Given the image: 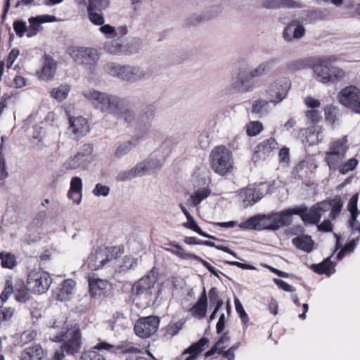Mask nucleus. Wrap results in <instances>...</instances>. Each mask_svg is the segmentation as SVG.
Returning <instances> with one entry per match:
<instances>
[{
    "label": "nucleus",
    "instance_id": "nucleus-1",
    "mask_svg": "<svg viewBox=\"0 0 360 360\" xmlns=\"http://www.w3.org/2000/svg\"><path fill=\"white\" fill-rule=\"evenodd\" d=\"M84 96L94 105L95 108L101 112H109L123 119L126 122L130 123L134 120V115L124 104V101L114 96L90 90L84 93Z\"/></svg>",
    "mask_w": 360,
    "mask_h": 360
},
{
    "label": "nucleus",
    "instance_id": "nucleus-2",
    "mask_svg": "<svg viewBox=\"0 0 360 360\" xmlns=\"http://www.w3.org/2000/svg\"><path fill=\"white\" fill-rule=\"evenodd\" d=\"M338 58L335 56H323L316 57L312 70L316 79L323 84H335L342 80L345 76V71L339 67L332 65Z\"/></svg>",
    "mask_w": 360,
    "mask_h": 360
},
{
    "label": "nucleus",
    "instance_id": "nucleus-3",
    "mask_svg": "<svg viewBox=\"0 0 360 360\" xmlns=\"http://www.w3.org/2000/svg\"><path fill=\"white\" fill-rule=\"evenodd\" d=\"M210 161L212 170L221 176L230 173L233 167L232 153L225 146L214 147L210 153Z\"/></svg>",
    "mask_w": 360,
    "mask_h": 360
},
{
    "label": "nucleus",
    "instance_id": "nucleus-4",
    "mask_svg": "<svg viewBox=\"0 0 360 360\" xmlns=\"http://www.w3.org/2000/svg\"><path fill=\"white\" fill-rule=\"evenodd\" d=\"M52 283L49 274L41 270L31 271L27 278V285L30 292L34 294L46 292Z\"/></svg>",
    "mask_w": 360,
    "mask_h": 360
},
{
    "label": "nucleus",
    "instance_id": "nucleus-5",
    "mask_svg": "<svg viewBox=\"0 0 360 360\" xmlns=\"http://www.w3.org/2000/svg\"><path fill=\"white\" fill-rule=\"evenodd\" d=\"M347 149L345 143L340 140L330 144L328 150L325 154L324 160L330 171L335 172L338 169L346 156Z\"/></svg>",
    "mask_w": 360,
    "mask_h": 360
},
{
    "label": "nucleus",
    "instance_id": "nucleus-6",
    "mask_svg": "<svg viewBox=\"0 0 360 360\" xmlns=\"http://www.w3.org/2000/svg\"><path fill=\"white\" fill-rule=\"evenodd\" d=\"M269 69L268 63L260 64L251 72L241 70L238 75L237 81L233 83V89L238 91H247L253 86V79L262 75Z\"/></svg>",
    "mask_w": 360,
    "mask_h": 360
},
{
    "label": "nucleus",
    "instance_id": "nucleus-7",
    "mask_svg": "<svg viewBox=\"0 0 360 360\" xmlns=\"http://www.w3.org/2000/svg\"><path fill=\"white\" fill-rule=\"evenodd\" d=\"M160 321V318L156 316L141 317L135 323L134 333L142 339L148 338L157 332Z\"/></svg>",
    "mask_w": 360,
    "mask_h": 360
},
{
    "label": "nucleus",
    "instance_id": "nucleus-8",
    "mask_svg": "<svg viewBox=\"0 0 360 360\" xmlns=\"http://www.w3.org/2000/svg\"><path fill=\"white\" fill-rule=\"evenodd\" d=\"M341 104L360 114V89L355 86H349L342 89L338 94Z\"/></svg>",
    "mask_w": 360,
    "mask_h": 360
},
{
    "label": "nucleus",
    "instance_id": "nucleus-9",
    "mask_svg": "<svg viewBox=\"0 0 360 360\" xmlns=\"http://www.w3.org/2000/svg\"><path fill=\"white\" fill-rule=\"evenodd\" d=\"M291 86V82L288 77H281L272 83L267 90L269 101L279 103L288 95Z\"/></svg>",
    "mask_w": 360,
    "mask_h": 360
},
{
    "label": "nucleus",
    "instance_id": "nucleus-10",
    "mask_svg": "<svg viewBox=\"0 0 360 360\" xmlns=\"http://www.w3.org/2000/svg\"><path fill=\"white\" fill-rule=\"evenodd\" d=\"M108 69L110 75L117 76L126 81H135L144 76L143 70L139 67L120 66L110 64L108 65Z\"/></svg>",
    "mask_w": 360,
    "mask_h": 360
},
{
    "label": "nucleus",
    "instance_id": "nucleus-11",
    "mask_svg": "<svg viewBox=\"0 0 360 360\" xmlns=\"http://www.w3.org/2000/svg\"><path fill=\"white\" fill-rule=\"evenodd\" d=\"M169 245L173 248H166L167 252H171L172 254L179 257L181 259H193L198 262H200L203 266H205L212 274L217 277H219V273H221L218 269H217L214 266H212L208 262L203 259L200 257L193 254V253H188L185 251V250L179 244H176L175 243H170Z\"/></svg>",
    "mask_w": 360,
    "mask_h": 360
},
{
    "label": "nucleus",
    "instance_id": "nucleus-12",
    "mask_svg": "<svg viewBox=\"0 0 360 360\" xmlns=\"http://www.w3.org/2000/svg\"><path fill=\"white\" fill-rule=\"evenodd\" d=\"M70 54L77 63L84 65H94L98 60L97 51L91 48H73Z\"/></svg>",
    "mask_w": 360,
    "mask_h": 360
},
{
    "label": "nucleus",
    "instance_id": "nucleus-13",
    "mask_svg": "<svg viewBox=\"0 0 360 360\" xmlns=\"http://www.w3.org/2000/svg\"><path fill=\"white\" fill-rule=\"evenodd\" d=\"M278 144L276 140L270 137L259 143L255 148L252 159L255 162L265 160L271 153L278 148Z\"/></svg>",
    "mask_w": 360,
    "mask_h": 360
},
{
    "label": "nucleus",
    "instance_id": "nucleus-14",
    "mask_svg": "<svg viewBox=\"0 0 360 360\" xmlns=\"http://www.w3.org/2000/svg\"><path fill=\"white\" fill-rule=\"evenodd\" d=\"M108 248H98L94 253L90 255L87 259L86 265L92 271H96L105 266L109 261Z\"/></svg>",
    "mask_w": 360,
    "mask_h": 360
},
{
    "label": "nucleus",
    "instance_id": "nucleus-15",
    "mask_svg": "<svg viewBox=\"0 0 360 360\" xmlns=\"http://www.w3.org/2000/svg\"><path fill=\"white\" fill-rule=\"evenodd\" d=\"M57 62L50 55L45 54L42 58V65L40 71L37 72L39 79L44 81L51 80L57 70Z\"/></svg>",
    "mask_w": 360,
    "mask_h": 360
},
{
    "label": "nucleus",
    "instance_id": "nucleus-16",
    "mask_svg": "<svg viewBox=\"0 0 360 360\" xmlns=\"http://www.w3.org/2000/svg\"><path fill=\"white\" fill-rule=\"evenodd\" d=\"M261 217L262 229L276 231L282 226H288L282 211L267 216L263 215Z\"/></svg>",
    "mask_w": 360,
    "mask_h": 360
},
{
    "label": "nucleus",
    "instance_id": "nucleus-17",
    "mask_svg": "<svg viewBox=\"0 0 360 360\" xmlns=\"http://www.w3.org/2000/svg\"><path fill=\"white\" fill-rule=\"evenodd\" d=\"M100 348L105 349L107 352L112 354H117L120 352L122 354H137L141 352V349L132 342L126 341L122 342L121 344L115 345L108 343H102Z\"/></svg>",
    "mask_w": 360,
    "mask_h": 360
},
{
    "label": "nucleus",
    "instance_id": "nucleus-18",
    "mask_svg": "<svg viewBox=\"0 0 360 360\" xmlns=\"http://www.w3.org/2000/svg\"><path fill=\"white\" fill-rule=\"evenodd\" d=\"M157 281V277L153 269L148 275L139 279L132 288V292L135 295H141L153 288Z\"/></svg>",
    "mask_w": 360,
    "mask_h": 360
},
{
    "label": "nucleus",
    "instance_id": "nucleus-19",
    "mask_svg": "<svg viewBox=\"0 0 360 360\" xmlns=\"http://www.w3.org/2000/svg\"><path fill=\"white\" fill-rule=\"evenodd\" d=\"M55 17L49 15H37L35 17H30L28 19L30 25L28 27V32L27 37L31 38L36 36L39 32L43 30L41 23L53 22Z\"/></svg>",
    "mask_w": 360,
    "mask_h": 360
},
{
    "label": "nucleus",
    "instance_id": "nucleus-20",
    "mask_svg": "<svg viewBox=\"0 0 360 360\" xmlns=\"http://www.w3.org/2000/svg\"><path fill=\"white\" fill-rule=\"evenodd\" d=\"M46 351L39 344H34L21 351L19 360H42Z\"/></svg>",
    "mask_w": 360,
    "mask_h": 360
},
{
    "label": "nucleus",
    "instance_id": "nucleus-21",
    "mask_svg": "<svg viewBox=\"0 0 360 360\" xmlns=\"http://www.w3.org/2000/svg\"><path fill=\"white\" fill-rule=\"evenodd\" d=\"M189 311L193 316L198 319H202L206 316L207 311V296L205 288H203L197 302Z\"/></svg>",
    "mask_w": 360,
    "mask_h": 360
},
{
    "label": "nucleus",
    "instance_id": "nucleus-22",
    "mask_svg": "<svg viewBox=\"0 0 360 360\" xmlns=\"http://www.w3.org/2000/svg\"><path fill=\"white\" fill-rule=\"evenodd\" d=\"M75 285V282L72 279L64 280L54 291L56 299L59 301L69 300Z\"/></svg>",
    "mask_w": 360,
    "mask_h": 360
},
{
    "label": "nucleus",
    "instance_id": "nucleus-23",
    "mask_svg": "<svg viewBox=\"0 0 360 360\" xmlns=\"http://www.w3.org/2000/svg\"><path fill=\"white\" fill-rule=\"evenodd\" d=\"M70 128L77 137L86 134L89 131V124L86 119L83 117H69Z\"/></svg>",
    "mask_w": 360,
    "mask_h": 360
},
{
    "label": "nucleus",
    "instance_id": "nucleus-24",
    "mask_svg": "<svg viewBox=\"0 0 360 360\" xmlns=\"http://www.w3.org/2000/svg\"><path fill=\"white\" fill-rule=\"evenodd\" d=\"M102 343H108L106 341L99 340L98 342L91 349L84 351L80 356V360H106L105 349L100 348Z\"/></svg>",
    "mask_w": 360,
    "mask_h": 360
},
{
    "label": "nucleus",
    "instance_id": "nucleus-25",
    "mask_svg": "<svg viewBox=\"0 0 360 360\" xmlns=\"http://www.w3.org/2000/svg\"><path fill=\"white\" fill-rule=\"evenodd\" d=\"M321 211H324V208L321 207L320 203L318 207L313 206L309 210L307 207L301 219L304 224H318L321 218Z\"/></svg>",
    "mask_w": 360,
    "mask_h": 360
},
{
    "label": "nucleus",
    "instance_id": "nucleus-26",
    "mask_svg": "<svg viewBox=\"0 0 360 360\" xmlns=\"http://www.w3.org/2000/svg\"><path fill=\"white\" fill-rule=\"evenodd\" d=\"M109 283L106 280L89 278V292L92 297L105 295Z\"/></svg>",
    "mask_w": 360,
    "mask_h": 360
},
{
    "label": "nucleus",
    "instance_id": "nucleus-27",
    "mask_svg": "<svg viewBox=\"0 0 360 360\" xmlns=\"http://www.w3.org/2000/svg\"><path fill=\"white\" fill-rule=\"evenodd\" d=\"M82 181L80 177L75 176L70 181V187L68 193V197L76 204H79L82 200Z\"/></svg>",
    "mask_w": 360,
    "mask_h": 360
},
{
    "label": "nucleus",
    "instance_id": "nucleus-28",
    "mask_svg": "<svg viewBox=\"0 0 360 360\" xmlns=\"http://www.w3.org/2000/svg\"><path fill=\"white\" fill-rule=\"evenodd\" d=\"M320 205L324 208V211H326L328 207H330L331 209L330 217L332 219H334L340 213L343 203L340 197L336 196L333 199H329L328 200L320 202Z\"/></svg>",
    "mask_w": 360,
    "mask_h": 360
},
{
    "label": "nucleus",
    "instance_id": "nucleus-29",
    "mask_svg": "<svg viewBox=\"0 0 360 360\" xmlns=\"http://www.w3.org/2000/svg\"><path fill=\"white\" fill-rule=\"evenodd\" d=\"M229 341L228 332L224 333L210 350L204 354L205 359H214L216 356H213L215 354H220L222 349H224L225 344Z\"/></svg>",
    "mask_w": 360,
    "mask_h": 360
},
{
    "label": "nucleus",
    "instance_id": "nucleus-30",
    "mask_svg": "<svg viewBox=\"0 0 360 360\" xmlns=\"http://www.w3.org/2000/svg\"><path fill=\"white\" fill-rule=\"evenodd\" d=\"M316 58H305L292 60L287 64V69L291 72H295L307 68H313Z\"/></svg>",
    "mask_w": 360,
    "mask_h": 360
},
{
    "label": "nucleus",
    "instance_id": "nucleus-31",
    "mask_svg": "<svg viewBox=\"0 0 360 360\" xmlns=\"http://www.w3.org/2000/svg\"><path fill=\"white\" fill-rule=\"evenodd\" d=\"M292 244L299 250L310 252L314 248V243L309 235H302L292 240Z\"/></svg>",
    "mask_w": 360,
    "mask_h": 360
},
{
    "label": "nucleus",
    "instance_id": "nucleus-32",
    "mask_svg": "<svg viewBox=\"0 0 360 360\" xmlns=\"http://www.w3.org/2000/svg\"><path fill=\"white\" fill-rule=\"evenodd\" d=\"M30 289L27 285H25L24 281L18 279L15 283V297L18 302L25 303L30 298Z\"/></svg>",
    "mask_w": 360,
    "mask_h": 360
},
{
    "label": "nucleus",
    "instance_id": "nucleus-33",
    "mask_svg": "<svg viewBox=\"0 0 360 360\" xmlns=\"http://www.w3.org/2000/svg\"><path fill=\"white\" fill-rule=\"evenodd\" d=\"M293 25H295L293 22L290 23L283 30V37L286 41H290L293 39H300L305 34V29L302 25H297L292 32V26Z\"/></svg>",
    "mask_w": 360,
    "mask_h": 360
},
{
    "label": "nucleus",
    "instance_id": "nucleus-34",
    "mask_svg": "<svg viewBox=\"0 0 360 360\" xmlns=\"http://www.w3.org/2000/svg\"><path fill=\"white\" fill-rule=\"evenodd\" d=\"M240 195L245 207L251 206L262 198L259 191L255 188H247L240 193Z\"/></svg>",
    "mask_w": 360,
    "mask_h": 360
},
{
    "label": "nucleus",
    "instance_id": "nucleus-35",
    "mask_svg": "<svg viewBox=\"0 0 360 360\" xmlns=\"http://www.w3.org/2000/svg\"><path fill=\"white\" fill-rule=\"evenodd\" d=\"M262 6L265 8H277L281 7H299V4L292 0H262Z\"/></svg>",
    "mask_w": 360,
    "mask_h": 360
},
{
    "label": "nucleus",
    "instance_id": "nucleus-36",
    "mask_svg": "<svg viewBox=\"0 0 360 360\" xmlns=\"http://www.w3.org/2000/svg\"><path fill=\"white\" fill-rule=\"evenodd\" d=\"M209 343L208 338L203 337L198 341L193 342L190 345L184 352V354H193L196 356H198L202 351H204L206 346Z\"/></svg>",
    "mask_w": 360,
    "mask_h": 360
},
{
    "label": "nucleus",
    "instance_id": "nucleus-37",
    "mask_svg": "<svg viewBox=\"0 0 360 360\" xmlns=\"http://www.w3.org/2000/svg\"><path fill=\"white\" fill-rule=\"evenodd\" d=\"M0 259L1 265L4 269H13L18 264L15 255L9 252H0Z\"/></svg>",
    "mask_w": 360,
    "mask_h": 360
},
{
    "label": "nucleus",
    "instance_id": "nucleus-38",
    "mask_svg": "<svg viewBox=\"0 0 360 360\" xmlns=\"http://www.w3.org/2000/svg\"><path fill=\"white\" fill-rule=\"evenodd\" d=\"M211 189L207 186L199 188L191 195V199L193 205H198L203 200L211 195Z\"/></svg>",
    "mask_w": 360,
    "mask_h": 360
},
{
    "label": "nucleus",
    "instance_id": "nucleus-39",
    "mask_svg": "<svg viewBox=\"0 0 360 360\" xmlns=\"http://www.w3.org/2000/svg\"><path fill=\"white\" fill-rule=\"evenodd\" d=\"M307 210L305 205L296 206L292 208H288L283 210V214L285 219L288 226L290 225L292 222V215H299L300 218L303 215L304 211Z\"/></svg>",
    "mask_w": 360,
    "mask_h": 360
},
{
    "label": "nucleus",
    "instance_id": "nucleus-40",
    "mask_svg": "<svg viewBox=\"0 0 360 360\" xmlns=\"http://www.w3.org/2000/svg\"><path fill=\"white\" fill-rule=\"evenodd\" d=\"M70 87L68 85L62 84L58 87L53 88L51 91V96L58 101H64L68 96Z\"/></svg>",
    "mask_w": 360,
    "mask_h": 360
},
{
    "label": "nucleus",
    "instance_id": "nucleus-41",
    "mask_svg": "<svg viewBox=\"0 0 360 360\" xmlns=\"http://www.w3.org/2000/svg\"><path fill=\"white\" fill-rule=\"evenodd\" d=\"M333 263L330 260L329 258L323 260L321 263L318 264H314L312 269L314 272L319 274H330L332 273L331 269L333 268Z\"/></svg>",
    "mask_w": 360,
    "mask_h": 360
},
{
    "label": "nucleus",
    "instance_id": "nucleus-42",
    "mask_svg": "<svg viewBox=\"0 0 360 360\" xmlns=\"http://www.w3.org/2000/svg\"><path fill=\"white\" fill-rule=\"evenodd\" d=\"M326 120L331 124H334L338 120V108L328 105L324 108Z\"/></svg>",
    "mask_w": 360,
    "mask_h": 360
},
{
    "label": "nucleus",
    "instance_id": "nucleus-43",
    "mask_svg": "<svg viewBox=\"0 0 360 360\" xmlns=\"http://www.w3.org/2000/svg\"><path fill=\"white\" fill-rule=\"evenodd\" d=\"M184 227L192 230L199 235L208 238H214V236H212L207 233L202 231V229L198 226L195 221L194 220L193 217H191V218L187 219V222H185L183 224Z\"/></svg>",
    "mask_w": 360,
    "mask_h": 360
},
{
    "label": "nucleus",
    "instance_id": "nucleus-44",
    "mask_svg": "<svg viewBox=\"0 0 360 360\" xmlns=\"http://www.w3.org/2000/svg\"><path fill=\"white\" fill-rule=\"evenodd\" d=\"M261 222L262 217L255 216L247 219L244 223L241 224L240 226L248 229H262Z\"/></svg>",
    "mask_w": 360,
    "mask_h": 360
},
{
    "label": "nucleus",
    "instance_id": "nucleus-45",
    "mask_svg": "<svg viewBox=\"0 0 360 360\" xmlns=\"http://www.w3.org/2000/svg\"><path fill=\"white\" fill-rule=\"evenodd\" d=\"M97 11L93 10L92 6L87 8L89 20L96 25H103L105 22L104 17L101 13H97Z\"/></svg>",
    "mask_w": 360,
    "mask_h": 360
},
{
    "label": "nucleus",
    "instance_id": "nucleus-46",
    "mask_svg": "<svg viewBox=\"0 0 360 360\" xmlns=\"http://www.w3.org/2000/svg\"><path fill=\"white\" fill-rule=\"evenodd\" d=\"M13 30L18 37L27 36L28 32V27L26 22L22 20H16L13 23Z\"/></svg>",
    "mask_w": 360,
    "mask_h": 360
},
{
    "label": "nucleus",
    "instance_id": "nucleus-47",
    "mask_svg": "<svg viewBox=\"0 0 360 360\" xmlns=\"http://www.w3.org/2000/svg\"><path fill=\"white\" fill-rule=\"evenodd\" d=\"M263 130V125L259 121H252L246 126V132L249 136H255Z\"/></svg>",
    "mask_w": 360,
    "mask_h": 360
},
{
    "label": "nucleus",
    "instance_id": "nucleus-48",
    "mask_svg": "<svg viewBox=\"0 0 360 360\" xmlns=\"http://www.w3.org/2000/svg\"><path fill=\"white\" fill-rule=\"evenodd\" d=\"M15 292V285L13 286L11 280H6L4 290L0 295V304L6 302L12 293Z\"/></svg>",
    "mask_w": 360,
    "mask_h": 360
},
{
    "label": "nucleus",
    "instance_id": "nucleus-49",
    "mask_svg": "<svg viewBox=\"0 0 360 360\" xmlns=\"http://www.w3.org/2000/svg\"><path fill=\"white\" fill-rule=\"evenodd\" d=\"M358 162L357 159L354 158H350L346 162H342L338 170L340 174H346L349 172L353 171L356 167Z\"/></svg>",
    "mask_w": 360,
    "mask_h": 360
},
{
    "label": "nucleus",
    "instance_id": "nucleus-50",
    "mask_svg": "<svg viewBox=\"0 0 360 360\" xmlns=\"http://www.w3.org/2000/svg\"><path fill=\"white\" fill-rule=\"evenodd\" d=\"M209 299L212 304L215 305V308H220L222 307L224 302L219 295V291L216 287H212L209 290Z\"/></svg>",
    "mask_w": 360,
    "mask_h": 360
},
{
    "label": "nucleus",
    "instance_id": "nucleus-51",
    "mask_svg": "<svg viewBox=\"0 0 360 360\" xmlns=\"http://www.w3.org/2000/svg\"><path fill=\"white\" fill-rule=\"evenodd\" d=\"M82 163V159L76 154L74 157L68 159L63 166L68 170H72L79 168Z\"/></svg>",
    "mask_w": 360,
    "mask_h": 360
},
{
    "label": "nucleus",
    "instance_id": "nucleus-52",
    "mask_svg": "<svg viewBox=\"0 0 360 360\" xmlns=\"http://www.w3.org/2000/svg\"><path fill=\"white\" fill-rule=\"evenodd\" d=\"M307 119L314 125L317 124L321 119V112L317 109H311L304 112Z\"/></svg>",
    "mask_w": 360,
    "mask_h": 360
},
{
    "label": "nucleus",
    "instance_id": "nucleus-53",
    "mask_svg": "<svg viewBox=\"0 0 360 360\" xmlns=\"http://www.w3.org/2000/svg\"><path fill=\"white\" fill-rule=\"evenodd\" d=\"M122 44L116 39L105 43V48L110 53L117 54L122 51Z\"/></svg>",
    "mask_w": 360,
    "mask_h": 360
},
{
    "label": "nucleus",
    "instance_id": "nucleus-54",
    "mask_svg": "<svg viewBox=\"0 0 360 360\" xmlns=\"http://www.w3.org/2000/svg\"><path fill=\"white\" fill-rule=\"evenodd\" d=\"M234 302L236 310L237 313L239 314L241 321L245 323H248L249 321V316L245 312L240 301L239 300L238 298H235Z\"/></svg>",
    "mask_w": 360,
    "mask_h": 360
},
{
    "label": "nucleus",
    "instance_id": "nucleus-55",
    "mask_svg": "<svg viewBox=\"0 0 360 360\" xmlns=\"http://www.w3.org/2000/svg\"><path fill=\"white\" fill-rule=\"evenodd\" d=\"M89 5L87 8H90L92 6L93 10H98L101 11L108 6V0H88Z\"/></svg>",
    "mask_w": 360,
    "mask_h": 360
},
{
    "label": "nucleus",
    "instance_id": "nucleus-56",
    "mask_svg": "<svg viewBox=\"0 0 360 360\" xmlns=\"http://www.w3.org/2000/svg\"><path fill=\"white\" fill-rule=\"evenodd\" d=\"M299 135L302 138V141L303 143H309L311 145L314 142V141L310 140V136L314 135V130L313 128L301 129L300 130Z\"/></svg>",
    "mask_w": 360,
    "mask_h": 360
},
{
    "label": "nucleus",
    "instance_id": "nucleus-57",
    "mask_svg": "<svg viewBox=\"0 0 360 360\" xmlns=\"http://www.w3.org/2000/svg\"><path fill=\"white\" fill-rule=\"evenodd\" d=\"M132 147V142L128 141L118 146L117 148L115 155L117 158H120L127 153H129Z\"/></svg>",
    "mask_w": 360,
    "mask_h": 360
},
{
    "label": "nucleus",
    "instance_id": "nucleus-58",
    "mask_svg": "<svg viewBox=\"0 0 360 360\" xmlns=\"http://www.w3.org/2000/svg\"><path fill=\"white\" fill-rule=\"evenodd\" d=\"M14 309L11 307L2 308L0 307V326L2 322L7 321L13 316Z\"/></svg>",
    "mask_w": 360,
    "mask_h": 360
},
{
    "label": "nucleus",
    "instance_id": "nucleus-59",
    "mask_svg": "<svg viewBox=\"0 0 360 360\" xmlns=\"http://www.w3.org/2000/svg\"><path fill=\"white\" fill-rule=\"evenodd\" d=\"M357 200V197L353 196L351 198L347 205L348 210L350 212L353 220H354L355 217H357L358 215Z\"/></svg>",
    "mask_w": 360,
    "mask_h": 360
},
{
    "label": "nucleus",
    "instance_id": "nucleus-60",
    "mask_svg": "<svg viewBox=\"0 0 360 360\" xmlns=\"http://www.w3.org/2000/svg\"><path fill=\"white\" fill-rule=\"evenodd\" d=\"M20 51L18 48H13L11 50L6 58V67L8 69L12 67L13 63L18 57Z\"/></svg>",
    "mask_w": 360,
    "mask_h": 360
},
{
    "label": "nucleus",
    "instance_id": "nucleus-61",
    "mask_svg": "<svg viewBox=\"0 0 360 360\" xmlns=\"http://www.w3.org/2000/svg\"><path fill=\"white\" fill-rule=\"evenodd\" d=\"M181 327L178 323H170L165 327V333L171 337H173L179 333Z\"/></svg>",
    "mask_w": 360,
    "mask_h": 360
},
{
    "label": "nucleus",
    "instance_id": "nucleus-62",
    "mask_svg": "<svg viewBox=\"0 0 360 360\" xmlns=\"http://www.w3.org/2000/svg\"><path fill=\"white\" fill-rule=\"evenodd\" d=\"M274 282L279 288L285 292H292L295 291V288L292 285L280 278H274Z\"/></svg>",
    "mask_w": 360,
    "mask_h": 360
},
{
    "label": "nucleus",
    "instance_id": "nucleus-63",
    "mask_svg": "<svg viewBox=\"0 0 360 360\" xmlns=\"http://www.w3.org/2000/svg\"><path fill=\"white\" fill-rule=\"evenodd\" d=\"M109 192L110 188L101 184H97L93 190V193L96 196H107Z\"/></svg>",
    "mask_w": 360,
    "mask_h": 360
},
{
    "label": "nucleus",
    "instance_id": "nucleus-64",
    "mask_svg": "<svg viewBox=\"0 0 360 360\" xmlns=\"http://www.w3.org/2000/svg\"><path fill=\"white\" fill-rule=\"evenodd\" d=\"M92 153L93 146L90 143H85L81 147L80 150L77 153V155L82 159L84 157L91 155Z\"/></svg>",
    "mask_w": 360,
    "mask_h": 360
}]
</instances>
